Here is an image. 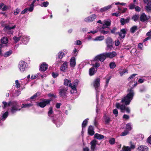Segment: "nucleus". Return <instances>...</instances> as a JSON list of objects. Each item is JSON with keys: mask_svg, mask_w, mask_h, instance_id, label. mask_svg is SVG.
<instances>
[{"mask_svg": "<svg viewBox=\"0 0 151 151\" xmlns=\"http://www.w3.org/2000/svg\"><path fill=\"white\" fill-rule=\"evenodd\" d=\"M70 66L71 68H73L76 65V62L75 58L73 57L71 58L70 61Z\"/></svg>", "mask_w": 151, "mask_h": 151, "instance_id": "16", "label": "nucleus"}, {"mask_svg": "<svg viewBox=\"0 0 151 151\" xmlns=\"http://www.w3.org/2000/svg\"><path fill=\"white\" fill-rule=\"evenodd\" d=\"M52 101L51 99H43L39 102H37V105L41 108H44L46 105L50 104V101Z\"/></svg>", "mask_w": 151, "mask_h": 151, "instance_id": "4", "label": "nucleus"}, {"mask_svg": "<svg viewBox=\"0 0 151 151\" xmlns=\"http://www.w3.org/2000/svg\"><path fill=\"white\" fill-rule=\"evenodd\" d=\"M124 128L127 130L128 131H129L132 129V125L130 123H127L126 124L124 125Z\"/></svg>", "mask_w": 151, "mask_h": 151, "instance_id": "24", "label": "nucleus"}, {"mask_svg": "<svg viewBox=\"0 0 151 151\" xmlns=\"http://www.w3.org/2000/svg\"><path fill=\"white\" fill-rule=\"evenodd\" d=\"M16 26L15 25L11 27L9 26H6L4 28V30L5 31H7L8 30H10L11 29H14L15 28Z\"/></svg>", "mask_w": 151, "mask_h": 151, "instance_id": "28", "label": "nucleus"}, {"mask_svg": "<svg viewBox=\"0 0 151 151\" xmlns=\"http://www.w3.org/2000/svg\"><path fill=\"white\" fill-rule=\"evenodd\" d=\"M150 18V17L147 16L144 13H142L140 17V20L142 22H145L147 21Z\"/></svg>", "mask_w": 151, "mask_h": 151, "instance_id": "14", "label": "nucleus"}, {"mask_svg": "<svg viewBox=\"0 0 151 151\" xmlns=\"http://www.w3.org/2000/svg\"><path fill=\"white\" fill-rule=\"evenodd\" d=\"M145 81L144 79H143L141 78H139V79L138 82L140 83H143Z\"/></svg>", "mask_w": 151, "mask_h": 151, "instance_id": "63", "label": "nucleus"}, {"mask_svg": "<svg viewBox=\"0 0 151 151\" xmlns=\"http://www.w3.org/2000/svg\"><path fill=\"white\" fill-rule=\"evenodd\" d=\"M47 65L45 63H42L40 65V70L42 71H45L47 69Z\"/></svg>", "mask_w": 151, "mask_h": 151, "instance_id": "18", "label": "nucleus"}, {"mask_svg": "<svg viewBox=\"0 0 151 151\" xmlns=\"http://www.w3.org/2000/svg\"><path fill=\"white\" fill-rule=\"evenodd\" d=\"M139 17L138 15H135L133 16L132 19L135 21H137Z\"/></svg>", "mask_w": 151, "mask_h": 151, "instance_id": "48", "label": "nucleus"}, {"mask_svg": "<svg viewBox=\"0 0 151 151\" xmlns=\"http://www.w3.org/2000/svg\"><path fill=\"white\" fill-rule=\"evenodd\" d=\"M106 42L107 49H111L113 48L112 39L110 37L108 38L106 40Z\"/></svg>", "mask_w": 151, "mask_h": 151, "instance_id": "10", "label": "nucleus"}, {"mask_svg": "<svg viewBox=\"0 0 151 151\" xmlns=\"http://www.w3.org/2000/svg\"><path fill=\"white\" fill-rule=\"evenodd\" d=\"M48 96L49 97H52L55 98L57 97L53 93H49L48 94Z\"/></svg>", "mask_w": 151, "mask_h": 151, "instance_id": "52", "label": "nucleus"}, {"mask_svg": "<svg viewBox=\"0 0 151 151\" xmlns=\"http://www.w3.org/2000/svg\"><path fill=\"white\" fill-rule=\"evenodd\" d=\"M139 151H147L148 149L146 146L141 145L138 148Z\"/></svg>", "mask_w": 151, "mask_h": 151, "instance_id": "21", "label": "nucleus"}, {"mask_svg": "<svg viewBox=\"0 0 151 151\" xmlns=\"http://www.w3.org/2000/svg\"><path fill=\"white\" fill-rule=\"evenodd\" d=\"M105 55L106 58H112L117 55V53L115 51H112L111 52H105Z\"/></svg>", "mask_w": 151, "mask_h": 151, "instance_id": "11", "label": "nucleus"}, {"mask_svg": "<svg viewBox=\"0 0 151 151\" xmlns=\"http://www.w3.org/2000/svg\"><path fill=\"white\" fill-rule=\"evenodd\" d=\"M96 17V15L95 14H92L84 19V21L86 22H91L94 20Z\"/></svg>", "mask_w": 151, "mask_h": 151, "instance_id": "9", "label": "nucleus"}, {"mask_svg": "<svg viewBox=\"0 0 151 151\" xmlns=\"http://www.w3.org/2000/svg\"><path fill=\"white\" fill-rule=\"evenodd\" d=\"M68 63L67 62L65 61L64 62L63 64L61 65L60 67L61 70L64 72L67 68V64Z\"/></svg>", "mask_w": 151, "mask_h": 151, "instance_id": "19", "label": "nucleus"}, {"mask_svg": "<svg viewBox=\"0 0 151 151\" xmlns=\"http://www.w3.org/2000/svg\"><path fill=\"white\" fill-rule=\"evenodd\" d=\"M40 95V94L39 93H37L35 94L34 95H33L30 98V99H34L36 98L38 96H39Z\"/></svg>", "mask_w": 151, "mask_h": 151, "instance_id": "42", "label": "nucleus"}, {"mask_svg": "<svg viewBox=\"0 0 151 151\" xmlns=\"http://www.w3.org/2000/svg\"><path fill=\"white\" fill-rule=\"evenodd\" d=\"M88 133L89 135L92 136L94 134V131L93 127L90 126H89L88 129Z\"/></svg>", "mask_w": 151, "mask_h": 151, "instance_id": "20", "label": "nucleus"}, {"mask_svg": "<svg viewBox=\"0 0 151 151\" xmlns=\"http://www.w3.org/2000/svg\"><path fill=\"white\" fill-rule=\"evenodd\" d=\"M58 76V74L57 73H52V76L54 78L57 77Z\"/></svg>", "mask_w": 151, "mask_h": 151, "instance_id": "57", "label": "nucleus"}, {"mask_svg": "<svg viewBox=\"0 0 151 151\" xmlns=\"http://www.w3.org/2000/svg\"><path fill=\"white\" fill-rule=\"evenodd\" d=\"M135 5L134 4H131L129 6V9H133L135 8Z\"/></svg>", "mask_w": 151, "mask_h": 151, "instance_id": "55", "label": "nucleus"}, {"mask_svg": "<svg viewBox=\"0 0 151 151\" xmlns=\"http://www.w3.org/2000/svg\"><path fill=\"white\" fill-rule=\"evenodd\" d=\"M75 44L80 45L81 44V42L80 40H77L75 42Z\"/></svg>", "mask_w": 151, "mask_h": 151, "instance_id": "60", "label": "nucleus"}, {"mask_svg": "<svg viewBox=\"0 0 151 151\" xmlns=\"http://www.w3.org/2000/svg\"><path fill=\"white\" fill-rule=\"evenodd\" d=\"M115 45L117 46H119L120 44V42L119 40H115Z\"/></svg>", "mask_w": 151, "mask_h": 151, "instance_id": "61", "label": "nucleus"}, {"mask_svg": "<svg viewBox=\"0 0 151 151\" xmlns=\"http://www.w3.org/2000/svg\"><path fill=\"white\" fill-rule=\"evenodd\" d=\"M135 9L137 12H139L141 10V8L137 6L135 7Z\"/></svg>", "mask_w": 151, "mask_h": 151, "instance_id": "62", "label": "nucleus"}, {"mask_svg": "<svg viewBox=\"0 0 151 151\" xmlns=\"http://www.w3.org/2000/svg\"><path fill=\"white\" fill-rule=\"evenodd\" d=\"M59 90V95L60 96L65 97L68 93V90H70L71 93H76L77 92L76 86H65Z\"/></svg>", "mask_w": 151, "mask_h": 151, "instance_id": "3", "label": "nucleus"}, {"mask_svg": "<svg viewBox=\"0 0 151 151\" xmlns=\"http://www.w3.org/2000/svg\"><path fill=\"white\" fill-rule=\"evenodd\" d=\"M127 72L128 70L127 69H126L123 70L122 72H120L119 73L120 76H122L125 73Z\"/></svg>", "mask_w": 151, "mask_h": 151, "instance_id": "49", "label": "nucleus"}, {"mask_svg": "<svg viewBox=\"0 0 151 151\" xmlns=\"http://www.w3.org/2000/svg\"><path fill=\"white\" fill-rule=\"evenodd\" d=\"M147 142L151 144V135L147 139Z\"/></svg>", "mask_w": 151, "mask_h": 151, "instance_id": "64", "label": "nucleus"}, {"mask_svg": "<svg viewBox=\"0 0 151 151\" xmlns=\"http://www.w3.org/2000/svg\"><path fill=\"white\" fill-rule=\"evenodd\" d=\"M28 8H27L22 11L21 14H24L26 13L28 10Z\"/></svg>", "mask_w": 151, "mask_h": 151, "instance_id": "50", "label": "nucleus"}, {"mask_svg": "<svg viewBox=\"0 0 151 151\" xmlns=\"http://www.w3.org/2000/svg\"><path fill=\"white\" fill-rule=\"evenodd\" d=\"M12 51L11 50H10L6 52L4 55V56L5 57H7L10 55L12 53Z\"/></svg>", "mask_w": 151, "mask_h": 151, "instance_id": "32", "label": "nucleus"}, {"mask_svg": "<svg viewBox=\"0 0 151 151\" xmlns=\"http://www.w3.org/2000/svg\"><path fill=\"white\" fill-rule=\"evenodd\" d=\"M22 37V35H20L19 37H14L13 38V39L14 42L16 43L18 42L20 40H21V38Z\"/></svg>", "mask_w": 151, "mask_h": 151, "instance_id": "33", "label": "nucleus"}, {"mask_svg": "<svg viewBox=\"0 0 151 151\" xmlns=\"http://www.w3.org/2000/svg\"><path fill=\"white\" fill-rule=\"evenodd\" d=\"M49 4V3L47 1L43 2L40 5V6L42 7H46Z\"/></svg>", "mask_w": 151, "mask_h": 151, "instance_id": "35", "label": "nucleus"}, {"mask_svg": "<svg viewBox=\"0 0 151 151\" xmlns=\"http://www.w3.org/2000/svg\"><path fill=\"white\" fill-rule=\"evenodd\" d=\"M33 104H23L21 107V109L23 108H28L33 106Z\"/></svg>", "mask_w": 151, "mask_h": 151, "instance_id": "29", "label": "nucleus"}, {"mask_svg": "<svg viewBox=\"0 0 151 151\" xmlns=\"http://www.w3.org/2000/svg\"><path fill=\"white\" fill-rule=\"evenodd\" d=\"M97 141L96 140H94L91 141L90 144L91 145V148L92 151H94L96 145Z\"/></svg>", "mask_w": 151, "mask_h": 151, "instance_id": "17", "label": "nucleus"}, {"mask_svg": "<svg viewBox=\"0 0 151 151\" xmlns=\"http://www.w3.org/2000/svg\"><path fill=\"white\" fill-rule=\"evenodd\" d=\"M111 20L109 19L104 20L102 22V23H104V24L107 25L109 27L111 25Z\"/></svg>", "mask_w": 151, "mask_h": 151, "instance_id": "26", "label": "nucleus"}, {"mask_svg": "<svg viewBox=\"0 0 151 151\" xmlns=\"http://www.w3.org/2000/svg\"><path fill=\"white\" fill-rule=\"evenodd\" d=\"M100 78H97L95 79L93 81L94 85H99L100 84Z\"/></svg>", "mask_w": 151, "mask_h": 151, "instance_id": "34", "label": "nucleus"}, {"mask_svg": "<svg viewBox=\"0 0 151 151\" xmlns=\"http://www.w3.org/2000/svg\"><path fill=\"white\" fill-rule=\"evenodd\" d=\"M28 64L27 63L23 61H20L19 63L18 67L21 72H23L27 68Z\"/></svg>", "mask_w": 151, "mask_h": 151, "instance_id": "5", "label": "nucleus"}, {"mask_svg": "<svg viewBox=\"0 0 151 151\" xmlns=\"http://www.w3.org/2000/svg\"><path fill=\"white\" fill-rule=\"evenodd\" d=\"M8 115V112L7 111L5 112L4 114H3L2 118L1 120L4 121L6 118L7 117Z\"/></svg>", "mask_w": 151, "mask_h": 151, "instance_id": "38", "label": "nucleus"}, {"mask_svg": "<svg viewBox=\"0 0 151 151\" xmlns=\"http://www.w3.org/2000/svg\"><path fill=\"white\" fill-rule=\"evenodd\" d=\"M109 66L111 69H114L116 67V64L114 62H112L109 64Z\"/></svg>", "mask_w": 151, "mask_h": 151, "instance_id": "40", "label": "nucleus"}, {"mask_svg": "<svg viewBox=\"0 0 151 151\" xmlns=\"http://www.w3.org/2000/svg\"><path fill=\"white\" fill-rule=\"evenodd\" d=\"M94 138L99 140L102 139L104 138V136L103 135L96 133L94 135Z\"/></svg>", "mask_w": 151, "mask_h": 151, "instance_id": "23", "label": "nucleus"}, {"mask_svg": "<svg viewBox=\"0 0 151 151\" xmlns=\"http://www.w3.org/2000/svg\"><path fill=\"white\" fill-rule=\"evenodd\" d=\"M64 85H72L70 80L67 79H65L64 80Z\"/></svg>", "mask_w": 151, "mask_h": 151, "instance_id": "30", "label": "nucleus"}, {"mask_svg": "<svg viewBox=\"0 0 151 151\" xmlns=\"http://www.w3.org/2000/svg\"><path fill=\"white\" fill-rule=\"evenodd\" d=\"M129 133V131L127 130L125 131H124L122 132L120 135L121 136H124L127 135Z\"/></svg>", "mask_w": 151, "mask_h": 151, "instance_id": "46", "label": "nucleus"}, {"mask_svg": "<svg viewBox=\"0 0 151 151\" xmlns=\"http://www.w3.org/2000/svg\"><path fill=\"white\" fill-rule=\"evenodd\" d=\"M134 95V91L132 88H129L127 91V93L126 96H124L122 100V102L124 103L125 105L120 104L119 103H117L116 107L118 109H120L122 111L129 113L130 109L129 108L127 107L126 105L129 104L130 102L132 99Z\"/></svg>", "mask_w": 151, "mask_h": 151, "instance_id": "1", "label": "nucleus"}, {"mask_svg": "<svg viewBox=\"0 0 151 151\" xmlns=\"http://www.w3.org/2000/svg\"><path fill=\"white\" fill-rule=\"evenodd\" d=\"M88 119H85L83 122L82 125V129L85 127L87 124L88 123Z\"/></svg>", "mask_w": 151, "mask_h": 151, "instance_id": "36", "label": "nucleus"}, {"mask_svg": "<svg viewBox=\"0 0 151 151\" xmlns=\"http://www.w3.org/2000/svg\"><path fill=\"white\" fill-rule=\"evenodd\" d=\"M79 81L78 79L75 80L73 82V85H77L79 84Z\"/></svg>", "mask_w": 151, "mask_h": 151, "instance_id": "54", "label": "nucleus"}, {"mask_svg": "<svg viewBox=\"0 0 151 151\" xmlns=\"http://www.w3.org/2000/svg\"><path fill=\"white\" fill-rule=\"evenodd\" d=\"M21 41L24 44H26L30 39L29 37L25 35H22Z\"/></svg>", "mask_w": 151, "mask_h": 151, "instance_id": "12", "label": "nucleus"}, {"mask_svg": "<svg viewBox=\"0 0 151 151\" xmlns=\"http://www.w3.org/2000/svg\"><path fill=\"white\" fill-rule=\"evenodd\" d=\"M104 39V36H100L96 37L93 39L94 41H100L103 40Z\"/></svg>", "mask_w": 151, "mask_h": 151, "instance_id": "31", "label": "nucleus"}, {"mask_svg": "<svg viewBox=\"0 0 151 151\" xmlns=\"http://www.w3.org/2000/svg\"><path fill=\"white\" fill-rule=\"evenodd\" d=\"M93 66H94L96 68H98L99 67L100 65L99 63L96 62L95 65L93 64Z\"/></svg>", "mask_w": 151, "mask_h": 151, "instance_id": "59", "label": "nucleus"}, {"mask_svg": "<svg viewBox=\"0 0 151 151\" xmlns=\"http://www.w3.org/2000/svg\"><path fill=\"white\" fill-rule=\"evenodd\" d=\"M109 143L111 145H113L115 142V139L114 138L110 139L109 140Z\"/></svg>", "mask_w": 151, "mask_h": 151, "instance_id": "43", "label": "nucleus"}, {"mask_svg": "<svg viewBox=\"0 0 151 151\" xmlns=\"http://www.w3.org/2000/svg\"><path fill=\"white\" fill-rule=\"evenodd\" d=\"M105 54V53H104L96 56L94 58L93 61H99L101 62L104 61L106 58Z\"/></svg>", "mask_w": 151, "mask_h": 151, "instance_id": "7", "label": "nucleus"}, {"mask_svg": "<svg viewBox=\"0 0 151 151\" xmlns=\"http://www.w3.org/2000/svg\"><path fill=\"white\" fill-rule=\"evenodd\" d=\"M20 11V9L17 8L15 10L14 14V15H17L19 13Z\"/></svg>", "mask_w": 151, "mask_h": 151, "instance_id": "45", "label": "nucleus"}, {"mask_svg": "<svg viewBox=\"0 0 151 151\" xmlns=\"http://www.w3.org/2000/svg\"><path fill=\"white\" fill-rule=\"evenodd\" d=\"M96 70L94 68H91L89 69V74L90 76H92L94 74Z\"/></svg>", "mask_w": 151, "mask_h": 151, "instance_id": "25", "label": "nucleus"}, {"mask_svg": "<svg viewBox=\"0 0 151 151\" xmlns=\"http://www.w3.org/2000/svg\"><path fill=\"white\" fill-rule=\"evenodd\" d=\"M126 31V29H121L120 32L116 33V34H118L121 38H124L125 37Z\"/></svg>", "mask_w": 151, "mask_h": 151, "instance_id": "15", "label": "nucleus"}, {"mask_svg": "<svg viewBox=\"0 0 151 151\" xmlns=\"http://www.w3.org/2000/svg\"><path fill=\"white\" fill-rule=\"evenodd\" d=\"M65 55V53L63 51H60L58 54L57 57L56 58V62L57 64L62 62L61 59Z\"/></svg>", "mask_w": 151, "mask_h": 151, "instance_id": "6", "label": "nucleus"}, {"mask_svg": "<svg viewBox=\"0 0 151 151\" xmlns=\"http://www.w3.org/2000/svg\"><path fill=\"white\" fill-rule=\"evenodd\" d=\"M145 4H146L145 9L148 12L151 10V0H143Z\"/></svg>", "mask_w": 151, "mask_h": 151, "instance_id": "8", "label": "nucleus"}, {"mask_svg": "<svg viewBox=\"0 0 151 151\" xmlns=\"http://www.w3.org/2000/svg\"><path fill=\"white\" fill-rule=\"evenodd\" d=\"M137 26H134L131 27L130 29V31L132 33H134L136 30L137 29Z\"/></svg>", "mask_w": 151, "mask_h": 151, "instance_id": "37", "label": "nucleus"}, {"mask_svg": "<svg viewBox=\"0 0 151 151\" xmlns=\"http://www.w3.org/2000/svg\"><path fill=\"white\" fill-rule=\"evenodd\" d=\"M130 147H129V148H130L131 150V149H134L135 147V146L134 144H132V142H130Z\"/></svg>", "mask_w": 151, "mask_h": 151, "instance_id": "56", "label": "nucleus"}, {"mask_svg": "<svg viewBox=\"0 0 151 151\" xmlns=\"http://www.w3.org/2000/svg\"><path fill=\"white\" fill-rule=\"evenodd\" d=\"M34 5H33L32 4H31L30 5V7L28 8V11L29 12H32L33 11L34 9Z\"/></svg>", "mask_w": 151, "mask_h": 151, "instance_id": "47", "label": "nucleus"}, {"mask_svg": "<svg viewBox=\"0 0 151 151\" xmlns=\"http://www.w3.org/2000/svg\"><path fill=\"white\" fill-rule=\"evenodd\" d=\"M113 114L115 115V116H117V114H118V111L116 109H114L113 110Z\"/></svg>", "mask_w": 151, "mask_h": 151, "instance_id": "58", "label": "nucleus"}, {"mask_svg": "<svg viewBox=\"0 0 151 151\" xmlns=\"http://www.w3.org/2000/svg\"><path fill=\"white\" fill-rule=\"evenodd\" d=\"M100 32L102 34L105 35L107 34L108 32L109 31L108 30H105L104 29H100Z\"/></svg>", "mask_w": 151, "mask_h": 151, "instance_id": "41", "label": "nucleus"}, {"mask_svg": "<svg viewBox=\"0 0 151 151\" xmlns=\"http://www.w3.org/2000/svg\"><path fill=\"white\" fill-rule=\"evenodd\" d=\"M1 44H2L4 47L5 46H8V39L6 37H3L1 40Z\"/></svg>", "mask_w": 151, "mask_h": 151, "instance_id": "13", "label": "nucleus"}, {"mask_svg": "<svg viewBox=\"0 0 151 151\" xmlns=\"http://www.w3.org/2000/svg\"><path fill=\"white\" fill-rule=\"evenodd\" d=\"M114 4H112L111 5H108L107 6H105L103 8H101L100 9V11L101 12H104L106 11L111 9Z\"/></svg>", "mask_w": 151, "mask_h": 151, "instance_id": "22", "label": "nucleus"}, {"mask_svg": "<svg viewBox=\"0 0 151 151\" xmlns=\"http://www.w3.org/2000/svg\"><path fill=\"white\" fill-rule=\"evenodd\" d=\"M129 21V19L128 18L124 19L123 18H122L120 20L121 24L122 25H124L125 23L128 22Z\"/></svg>", "mask_w": 151, "mask_h": 151, "instance_id": "27", "label": "nucleus"}, {"mask_svg": "<svg viewBox=\"0 0 151 151\" xmlns=\"http://www.w3.org/2000/svg\"><path fill=\"white\" fill-rule=\"evenodd\" d=\"M53 113L52 108V107L49 108V110L48 112V115L49 116H50L51 114Z\"/></svg>", "mask_w": 151, "mask_h": 151, "instance_id": "44", "label": "nucleus"}, {"mask_svg": "<svg viewBox=\"0 0 151 151\" xmlns=\"http://www.w3.org/2000/svg\"><path fill=\"white\" fill-rule=\"evenodd\" d=\"M38 77V75H32L30 79L31 80H33L35 79Z\"/></svg>", "mask_w": 151, "mask_h": 151, "instance_id": "53", "label": "nucleus"}, {"mask_svg": "<svg viewBox=\"0 0 151 151\" xmlns=\"http://www.w3.org/2000/svg\"><path fill=\"white\" fill-rule=\"evenodd\" d=\"M2 106L3 108L9 107L11 112L12 114L15 113L17 111H19L21 109V106L18 103L15 101H10L8 103L6 101H3Z\"/></svg>", "mask_w": 151, "mask_h": 151, "instance_id": "2", "label": "nucleus"}, {"mask_svg": "<svg viewBox=\"0 0 151 151\" xmlns=\"http://www.w3.org/2000/svg\"><path fill=\"white\" fill-rule=\"evenodd\" d=\"M10 7V6H7L5 5H4L3 7L2 8V10L3 11H6Z\"/></svg>", "mask_w": 151, "mask_h": 151, "instance_id": "51", "label": "nucleus"}, {"mask_svg": "<svg viewBox=\"0 0 151 151\" xmlns=\"http://www.w3.org/2000/svg\"><path fill=\"white\" fill-rule=\"evenodd\" d=\"M122 151H131V149L129 147L124 146L122 148Z\"/></svg>", "mask_w": 151, "mask_h": 151, "instance_id": "39", "label": "nucleus"}]
</instances>
